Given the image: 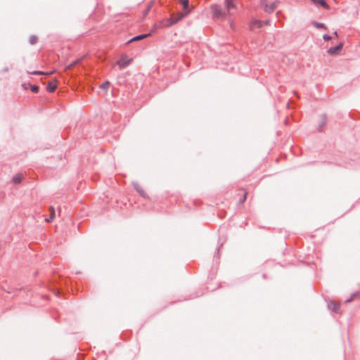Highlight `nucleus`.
<instances>
[{
    "label": "nucleus",
    "instance_id": "f257e3e1",
    "mask_svg": "<svg viewBox=\"0 0 360 360\" xmlns=\"http://www.w3.org/2000/svg\"><path fill=\"white\" fill-rule=\"evenodd\" d=\"M190 13V11H186V12H180L177 13L176 14L172 15L170 18L167 20V22L165 25L167 27L172 26L173 25L177 23L179 21L182 20L184 18H185L188 13Z\"/></svg>",
    "mask_w": 360,
    "mask_h": 360
},
{
    "label": "nucleus",
    "instance_id": "f03ea898",
    "mask_svg": "<svg viewBox=\"0 0 360 360\" xmlns=\"http://www.w3.org/2000/svg\"><path fill=\"white\" fill-rule=\"evenodd\" d=\"M211 10L213 14V18H224L227 14L226 10H224L219 5L214 4L211 6Z\"/></svg>",
    "mask_w": 360,
    "mask_h": 360
},
{
    "label": "nucleus",
    "instance_id": "7ed1b4c3",
    "mask_svg": "<svg viewBox=\"0 0 360 360\" xmlns=\"http://www.w3.org/2000/svg\"><path fill=\"white\" fill-rule=\"evenodd\" d=\"M279 1L278 0L274 1L270 4H266L263 8L264 11L267 13H271L276 8Z\"/></svg>",
    "mask_w": 360,
    "mask_h": 360
},
{
    "label": "nucleus",
    "instance_id": "20e7f679",
    "mask_svg": "<svg viewBox=\"0 0 360 360\" xmlns=\"http://www.w3.org/2000/svg\"><path fill=\"white\" fill-rule=\"evenodd\" d=\"M342 47H343V43L340 42L338 45H336L335 46L330 47L328 50V53L331 55V56L336 55V54H338V53L340 51L342 50Z\"/></svg>",
    "mask_w": 360,
    "mask_h": 360
},
{
    "label": "nucleus",
    "instance_id": "39448f33",
    "mask_svg": "<svg viewBox=\"0 0 360 360\" xmlns=\"http://www.w3.org/2000/svg\"><path fill=\"white\" fill-rule=\"evenodd\" d=\"M132 185L134 188L140 194L141 196H142L144 198H146L148 197L144 190L141 188L139 183L133 182Z\"/></svg>",
    "mask_w": 360,
    "mask_h": 360
},
{
    "label": "nucleus",
    "instance_id": "423d86ee",
    "mask_svg": "<svg viewBox=\"0 0 360 360\" xmlns=\"http://www.w3.org/2000/svg\"><path fill=\"white\" fill-rule=\"evenodd\" d=\"M57 82L56 79H54L53 81L49 82L46 86V91L52 93L57 89V85L56 82Z\"/></svg>",
    "mask_w": 360,
    "mask_h": 360
},
{
    "label": "nucleus",
    "instance_id": "0eeeda50",
    "mask_svg": "<svg viewBox=\"0 0 360 360\" xmlns=\"http://www.w3.org/2000/svg\"><path fill=\"white\" fill-rule=\"evenodd\" d=\"M130 59H127V57L122 56L121 59L117 61V65L120 68H124L130 63Z\"/></svg>",
    "mask_w": 360,
    "mask_h": 360
},
{
    "label": "nucleus",
    "instance_id": "6e6552de",
    "mask_svg": "<svg viewBox=\"0 0 360 360\" xmlns=\"http://www.w3.org/2000/svg\"><path fill=\"white\" fill-rule=\"evenodd\" d=\"M326 115L325 114H322L320 116V121L319 123L318 130L319 131H321L323 130V129L324 128V127L326 126Z\"/></svg>",
    "mask_w": 360,
    "mask_h": 360
},
{
    "label": "nucleus",
    "instance_id": "1a4fd4ad",
    "mask_svg": "<svg viewBox=\"0 0 360 360\" xmlns=\"http://www.w3.org/2000/svg\"><path fill=\"white\" fill-rule=\"evenodd\" d=\"M328 308L333 312L339 313L340 311V304H337L334 302H330L328 304Z\"/></svg>",
    "mask_w": 360,
    "mask_h": 360
},
{
    "label": "nucleus",
    "instance_id": "9d476101",
    "mask_svg": "<svg viewBox=\"0 0 360 360\" xmlns=\"http://www.w3.org/2000/svg\"><path fill=\"white\" fill-rule=\"evenodd\" d=\"M225 5L226 10L228 13H230L231 10L236 7L234 0H225Z\"/></svg>",
    "mask_w": 360,
    "mask_h": 360
},
{
    "label": "nucleus",
    "instance_id": "9b49d317",
    "mask_svg": "<svg viewBox=\"0 0 360 360\" xmlns=\"http://www.w3.org/2000/svg\"><path fill=\"white\" fill-rule=\"evenodd\" d=\"M148 35H149L148 34H143L136 35V36L134 37L133 38H131L130 40H129L127 41V43H130L132 41L143 39L147 37Z\"/></svg>",
    "mask_w": 360,
    "mask_h": 360
},
{
    "label": "nucleus",
    "instance_id": "f8f14e48",
    "mask_svg": "<svg viewBox=\"0 0 360 360\" xmlns=\"http://www.w3.org/2000/svg\"><path fill=\"white\" fill-rule=\"evenodd\" d=\"M179 3L182 5L184 12H186V11H191V9L189 8L188 0H179Z\"/></svg>",
    "mask_w": 360,
    "mask_h": 360
},
{
    "label": "nucleus",
    "instance_id": "ddd939ff",
    "mask_svg": "<svg viewBox=\"0 0 360 360\" xmlns=\"http://www.w3.org/2000/svg\"><path fill=\"white\" fill-rule=\"evenodd\" d=\"M27 73L29 75H51L53 73V72H43V71L35 70V71H33V72H29L28 71Z\"/></svg>",
    "mask_w": 360,
    "mask_h": 360
},
{
    "label": "nucleus",
    "instance_id": "4468645a",
    "mask_svg": "<svg viewBox=\"0 0 360 360\" xmlns=\"http://www.w3.org/2000/svg\"><path fill=\"white\" fill-rule=\"evenodd\" d=\"M263 26V21L262 20H255L252 24H251V27L252 28H254V27H258V28H260Z\"/></svg>",
    "mask_w": 360,
    "mask_h": 360
},
{
    "label": "nucleus",
    "instance_id": "2eb2a0df",
    "mask_svg": "<svg viewBox=\"0 0 360 360\" xmlns=\"http://www.w3.org/2000/svg\"><path fill=\"white\" fill-rule=\"evenodd\" d=\"M22 179V175L21 174H17L15 176H14L12 179V182L13 184H19L21 182Z\"/></svg>",
    "mask_w": 360,
    "mask_h": 360
},
{
    "label": "nucleus",
    "instance_id": "dca6fc26",
    "mask_svg": "<svg viewBox=\"0 0 360 360\" xmlns=\"http://www.w3.org/2000/svg\"><path fill=\"white\" fill-rule=\"evenodd\" d=\"M313 25L316 28H318V29H321V28L324 29V30L327 29L326 26L322 22H314Z\"/></svg>",
    "mask_w": 360,
    "mask_h": 360
},
{
    "label": "nucleus",
    "instance_id": "f3484780",
    "mask_svg": "<svg viewBox=\"0 0 360 360\" xmlns=\"http://www.w3.org/2000/svg\"><path fill=\"white\" fill-rule=\"evenodd\" d=\"M37 37L34 35L31 36L29 39V42L32 45L35 44L37 43Z\"/></svg>",
    "mask_w": 360,
    "mask_h": 360
},
{
    "label": "nucleus",
    "instance_id": "a211bd4d",
    "mask_svg": "<svg viewBox=\"0 0 360 360\" xmlns=\"http://www.w3.org/2000/svg\"><path fill=\"white\" fill-rule=\"evenodd\" d=\"M110 85V82L108 81H105L104 83H103L101 86H100V88L103 90H107V89L108 88Z\"/></svg>",
    "mask_w": 360,
    "mask_h": 360
},
{
    "label": "nucleus",
    "instance_id": "6ab92c4d",
    "mask_svg": "<svg viewBox=\"0 0 360 360\" xmlns=\"http://www.w3.org/2000/svg\"><path fill=\"white\" fill-rule=\"evenodd\" d=\"M318 4L322 6L323 8H327L328 6L326 0H318Z\"/></svg>",
    "mask_w": 360,
    "mask_h": 360
},
{
    "label": "nucleus",
    "instance_id": "aec40b11",
    "mask_svg": "<svg viewBox=\"0 0 360 360\" xmlns=\"http://www.w3.org/2000/svg\"><path fill=\"white\" fill-rule=\"evenodd\" d=\"M30 89H31V91H32V92H34V93H37V92L39 91V86H37V85H31V86H30Z\"/></svg>",
    "mask_w": 360,
    "mask_h": 360
},
{
    "label": "nucleus",
    "instance_id": "412c9836",
    "mask_svg": "<svg viewBox=\"0 0 360 360\" xmlns=\"http://www.w3.org/2000/svg\"><path fill=\"white\" fill-rule=\"evenodd\" d=\"M259 1H260V6H261L262 9L268 4L267 3L268 0H259Z\"/></svg>",
    "mask_w": 360,
    "mask_h": 360
},
{
    "label": "nucleus",
    "instance_id": "4be33fe9",
    "mask_svg": "<svg viewBox=\"0 0 360 360\" xmlns=\"http://www.w3.org/2000/svg\"><path fill=\"white\" fill-rule=\"evenodd\" d=\"M356 292L353 293L349 298L345 300V302H350L353 300L354 297L356 295Z\"/></svg>",
    "mask_w": 360,
    "mask_h": 360
},
{
    "label": "nucleus",
    "instance_id": "5701e85b",
    "mask_svg": "<svg viewBox=\"0 0 360 360\" xmlns=\"http://www.w3.org/2000/svg\"><path fill=\"white\" fill-rule=\"evenodd\" d=\"M331 36L327 34H325L323 35V39L325 40V41H328L330 39H331Z\"/></svg>",
    "mask_w": 360,
    "mask_h": 360
},
{
    "label": "nucleus",
    "instance_id": "b1692460",
    "mask_svg": "<svg viewBox=\"0 0 360 360\" xmlns=\"http://www.w3.org/2000/svg\"><path fill=\"white\" fill-rule=\"evenodd\" d=\"M214 258L219 257V248L217 249L216 252L214 253Z\"/></svg>",
    "mask_w": 360,
    "mask_h": 360
},
{
    "label": "nucleus",
    "instance_id": "393cba45",
    "mask_svg": "<svg viewBox=\"0 0 360 360\" xmlns=\"http://www.w3.org/2000/svg\"><path fill=\"white\" fill-rule=\"evenodd\" d=\"M270 22H271L270 20H266L263 21V25H270Z\"/></svg>",
    "mask_w": 360,
    "mask_h": 360
},
{
    "label": "nucleus",
    "instance_id": "a878e982",
    "mask_svg": "<svg viewBox=\"0 0 360 360\" xmlns=\"http://www.w3.org/2000/svg\"><path fill=\"white\" fill-rule=\"evenodd\" d=\"M246 195H247V193H245L244 194V195H243V198H241V199L240 200V203H243V202L245 200V199H246Z\"/></svg>",
    "mask_w": 360,
    "mask_h": 360
},
{
    "label": "nucleus",
    "instance_id": "bb28decb",
    "mask_svg": "<svg viewBox=\"0 0 360 360\" xmlns=\"http://www.w3.org/2000/svg\"><path fill=\"white\" fill-rule=\"evenodd\" d=\"M51 208H52V210H52V212H51V215H50V219H53V218L54 217V216H55V212H54V210H53V207H51Z\"/></svg>",
    "mask_w": 360,
    "mask_h": 360
},
{
    "label": "nucleus",
    "instance_id": "cd10ccee",
    "mask_svg": "<svg viewBox=\"0 0 360 360\" xmlns=\"http://www.w3.org/2000/svg\"><path fill=\"white\" fill-rule=\"evenodd\" d=\"M22 87L24 89H27V84L25 83L22 84Z\"/></svg>",
    "mask_w": 360,
    "mask_h": 360
},
{
    "label": "nucleus",
    "instance_id": "c85d7f7f",
    "mask_svg": "<svg viewBox=\"0 0 360 360\" xmlns=\"http://www.w3.org/2000/svg\"><path fill=\"white\" fill-rule=\"evenodd\" d=\"M8 70H8V68L6 67V68H4L2 70V72H8Z\"/></svg>",
    "mask_w": 360,
    "mask_h": 360
},
{
    "label": "nucleus",
    "instance_id": "c756f323",
    "mask_svg": "<svg viewBox=\"0 0 360 360\" xmlns=\"http://www.w3.org/2000/svg\"><path fill=\"white\" fill-rule=\"evenodd\" d=\"M313 3L314 4H317L318 3V0H311Z\"/></svg>",
    "mask_w": 360,
    "mask_h": 360
},
{
    "label": "nucleus",
    "instance_id": "7c9ffc66",
    "mask_svg": "<svg viewBox=\"0 0 360 360\" xmlns=\"http://www.w3.org/2000/svg\"><path fill=\"white\" fill-rule=\"evenodd\" d=\"M334 36H338V32H334Z\"/></svg>",
    "mask_w": 360,
    "mask_h": 360
},
{
    "label": "nucleus",
    "instance_id": "2f4dec72",
    "mask_svg": "<svg viewBox=\"0 0 360 360\" xmlns=\"http://www.w3.org/2000/svg\"><path fill=\"white\" fill-rule=\"evenodd\" d=\"M148 11H149V7L147 9H146V13H147Z\"/></svg>",
    "mask_w": 360,
    "mask_h": 360
}]
</instances>
